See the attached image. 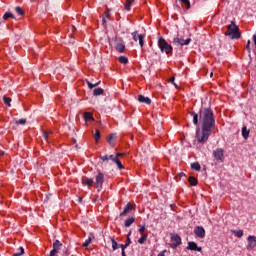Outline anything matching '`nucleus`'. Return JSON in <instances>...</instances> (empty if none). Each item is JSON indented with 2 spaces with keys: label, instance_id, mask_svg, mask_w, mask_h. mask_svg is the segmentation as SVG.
<instances>
[{
  "label": "nucleus",
  "instance_id": "obj_29",
  "mask_svg": "<svg viewBox=\"0 0 256 256\" xmlns=\"http://www.w3.org/2000/svg\"><path fill=\"white\" fill-rule=\"evenodd\" d=\"M242 137H244V139H248L249 137V130H247L246 126L242 128Z\"/></svg>",
  "mask_w": 256,
  "mask_h": 256
},
{
  "label": "nucleus",
  "instance_id": "obj_20",
  "mask_svg": "<svg viewBox=\"0 0 256 256\" xmlns=\"http://www.w3.org/2000/svg\"><path fill=\"white\" fill-rule=\"evenodd\" d=\"M134 2L135 0H126V2L124 3V9H126V11H130L131 5H133Z\"/></svg>",
  "mask_w": 256,
  "mask_h": 256
},
{
  "label": "nucleus",
  "instance_id": "obj_4",
  "mask_svg": "<svg viewBox=\"0 0 256 256\" xmlns=\"http://www.w3.org/2000/svg\"><path fill=\"white\" fill-rule=\"evenodd\" d=\"M213 157L217 163H223L225 161V150L223 148H217L213 151Z\"/></svg>",
  "mask_w": 256,
  "mask_h": 256
},
{
  "label": "nucleus",
  "instance_id": "obj_42",
  "mask_svg": "<svg viewBox=\"0 0 256 256\" xmlns=\"http://www.w3.org/2000/svg\"><path fill=\"white\" fill-rule=\"evenodd\" d=\"M89 245H91V238H88V239L83 243V247L87 248V247H89Z\"/></svg>",
  "mask_w": 256,
  "mask_h": 256
},
{
  "label": "nucleus",
  "instance_id": "obj_34",
  "mask_svg": "<svg viewBox=\"0 0 256 256\" xmlns=\"http://www.w3.org/2000/svg\"><path fill=\"white\" fill-rule=\"evenodd\" d=\"M145 241H147V234H142V237L138 240V243L140 245H143V243H145Z\"/></svg>",
  "mask_w": 256,
  "mask_h": 256
},
{
  "label": "nucleus",
  "instance_id": "obj_50",
  "mask_svg": "<svg viewBox=\"0 0 256 256\" xmlns=\"http://www.w3.org/2000/svg\"><path fill=\"white\" fill-rule=\"evenodd\" d=\"M170 83H173V81H175V78H170Z\"/></svg>",
  "mask_w": 256,
  "mask_h": 256
},
{
  "label": "nucleus",
  "instance_id": "obj_28",
  "mask_svg": "<svg viewBox=\"0 0 256 256\" xmlns=\"http://www.w3.org/2000/svg\"><path fill=\"white\" fill-rule=\"evenodd\" d=\"M118 60L120 63H122V65H127L129 63V59L125 56H120Z\"/></svg>",
  "mask_w": 256,
  "mask_h": 256
},
{
  "label": "nucleus",
  "instance_id": "obj_39",
  "mask_svg": "<svg viewBox=\"0 0 256 256\" xmlns=\"http://www.w3.org/2000/svg\"><path fill=\"white\" fill-rule=\"evenodd\" d=\"M15 11L16 13H18V15H25V12L19 6L15 8Z\"/></svg>",
  "mask_w": 256,
  "mask_h": 256
},
{
  "label": "nucleus",
  "instance_id": "obj_25",
  "mask_svg": "<svg viewBox=\"0 0 256 256\" xmlns=\"http://www.w3.org/2000/svg\"><path fill=\"white\" fill-rule=\"evenodd\" d=\"M103 93H104L103 88H96V89H94V91H93V95H94L95 97H98V95H103Z\"/></svg>",
  "mask_w": 256,
  "mask_h": 256
},
{
  "label": "nucleus",
  "instance_id": "obj_41",
  "mask_svg": "<svg viewBox=\"0 0 256 256\" xmlns=\"http://www.w3.org/2000/svg\"><path fill=\"white\" fill-rule=\"evenodd\" d=\"M25 123H27V120L26 119H20V120H18V121H16V124L17 125H25Z\"/></svg>",
  "mask_w": 256,
  "mask_h": 256
},
{
  "label": "nucleus",
  "instance_id": "obj_3",
  "mask_svg": "<svg viewBox=\"0 0 256 256\" xmlns=\"http://www.w3.org/2000/svg\"><path fill=\"white\" fill-rule=\"evenodd\" d=\"M158 47L162 51V53H166V55H169V53L173 51V47L171 46V44L167 43V41H165L163 37L159 38Z\"/></svg>",
  "mask_w": 256,
  "mask_h": 256
},
{
  "label": "nucleus",
  "instance_id": "obj_48",
  "mask_svg": "<svg viewBox=\"0 0 256 256\" xmlns=\"http://www.w3.org/2000/svg\"><path fill=\"white\" fill-rule=\"evenodd\" d=\"M122 155H123V153H117L116 154L117 159H119V157H122Z\"/></svg>",
  "mask_w": 256,
  "mask_h": 256
},
{
  "label": "nucleus",
  "instance_id": "obj_47",
  "mask_svg": "<svg viewBox=\"0 0 256 256\" xmlns=\"http://www.w3.org/2000/svg\"><path fill=\"white\" fill-rule=\"evenodd\" d=\"M165 253H167V250L160 252L157 256H165Z\"/></svg>",
  "mask_w": 256,
  "mask_h": 256
},
{
  "label": "nucleus",
  "instance_id": "obj_22",
  "mask_svg": "<svg viewBox=\"0 0 256 256\" xmlns=\"http://www.w3.org/2000/svg\"><path fill=\"white\" fill-rule=\"evenodd\" d=\"M135 223V218H128L124 223V227H131Z\"/></svg>",
  "mask_w": 256,
  "mask_h": 256
},
{
  "label": "nucleus",
  "instance_id": "obj_27",
  "mask_svg": "<svg viewBox=\"0 0 256 256\" xmlns=\"http://www.w3.org/2000/svg\"><path fill=\"white\" fill-rule=\"evenodd\" d=\"M191 169L194 171H201V165L198 162H194L191 164Z\"/></svg>",
  "mask_w": 256,
  "mask_h": 256
},
{
  "label": "nucleus",
  "instance_id": "obj_12",
  "mask_svg": "<svg viewBox=\"0 0 256 256\" xmlns=\"http://www.w3.org/2000/svg\"><path fill=\"white\" fill-rule=\"evenodd\" d=\"M131 211H133V204L128 203L120 213V217H125L128 213H131Z\"/></svg>",
  "mask_w": 256,
  "mask_h": 256
},
{
  "label": "nucleus",
  "instance_id": "obj_52",
  "mask_svg": "<svg viewBox=\"0 0 256 256\" xmlns=\"http://www.w3.org/2000/svg\"><path fill=\"white\" fill-rule=\"evenodd\" d=\"M35 0H30L31 3H33Z\"/></svg>",
  "mask_w": 256,
  "mask_h": 256
},
{
  "label": "nucleus",
  "instance_id": "obj_13",
  "mask_svg": "<svg viewBox=\"0 0 256 256\" xmlns=\"http://www.w3.org/2000/svg\"><path fill=\"white\" fill-rule=\"evenodd\" d=\"M188 251H199L201 253L202 248L197 246V243L195 242H189L187 246Z\"/></svg>",
  "mask_w": 256,
  "mask_h": 256
},
{
  "label": "nucleus",
  "instance_id": "obj_6",
  "mask_svg": "<svg viewBox=\"0 0 256 256\" xmlns=\"http://www.w3.org/2000/svg\"><path fill=\"white\" fill-rule=\"evenodd\" d=\"M105 183V175L102 172H98L95 176V187L96 189H101Z\"/></svg>",
  "mask_w": 256,
  "mask_h": 256
},
{
  "label": "nucleus",
  "instance_id": "obj_45",
  "mask_svg": "<svg viewBox=\"0 0 256 256\" xmlns=\"http://www.w3.org/2000/svg\"><path fill=\"white\" fill-rule=\"evenodd\" d=\"M109 159H110V161H113L115 163L117 156L110 155V156H108V160Z\"/></svg>",
  "mask_w": 256,
  "mask_h": 256
},
{
  "label": "nucleus",
  "instance_id": "obj_11",
  "mask_svg": "<svg viewBox=\"0 0 256 256\" xmlns=\"http://www.w3.org/2000/svg\"><path fill=\"white\" fill-rule=\"evenodd\" d=\"M194 233L200 239H205V228H203L202 226L195 227Z\"/></svg>",
  "mask_w": 256,
  "mask_h": 256
},
{
  "label": "nucleus",
  "instance_id": "obj_16",
  "mask_svg": "<svg viewBox=\"0 0 256 256\" xmlns=\"http://www.w3.org/2000/svg\"><path fill=\"white\" fill-rule=\"evenodd\" d=\"M117 139V135L116 134H110L108 136L107 142L109 143V145L111 147H115V140Z\"/></svg>",
  "mask_w": 256,
  "mask_h": 256
},
{
  "label": "nucleus",
  "instance_id": "obj_5",
  "mask_svg": "<svg viewBox=\"0 0 256 256\" xmlns=\"http://www.w3.org/2000/svg\"><path fill=\"white\" fill-rule=\"evenodd\" d=\"M170 239H171V247L172 249H177L179 245H181V236L175 233L170 234Z\"/></svg>",
  "mask_w": 256,
  "mask_h": 256
},
{
  "label": "nucleus",
  "instance_id": "obj_15",
  "mask_svg": "<svg viewBox=\"0 0 256 256\" xmlns=\"http://www.w3.org/2000/svg\"><path fill=\"white\" fill-rule=\"evenodd\" d=\"M139 103H145L146 105H151V98L145 97L143 95L138 96Z\"/></svg>",
  "mask_w": 256,
  "mask_h": 256
},
{
  "label": "nucleus",
  "instance_id": "obj_18",
  "mask_svg": "<svg viewBox=\"0 0 256 256\" xmlns=\"http://www.w3.org/2000/svg\"><path fill=\"white\" fill-rule=\"evenodd\" d=\"M130 236H131V232H129L128 235H127L126 243L119 245V247H121V249H126L131 245V238H129Z\"/></svg>",
  "mask_w": 256,
  "mask_h": 256
},
{
  "label": "nucleus",
  "instance_id": "obj_38",
  "mask_svg": "<svg viewBox=\"0 0 256 256\" xmlns=\"http://www.w3.org/2000/svg\"><path fill=\"white\" fill-rule=\"evenodd\" d=\"M114 163H116L118 169H125L121 161H119V158H117Z\"/></svg>",
  "mask_w": 256,
  "mask_h": 256
},
{
  "label": "nucleus",
  "instance_id": "obj_21",
  "mask_svg": "<svg viewBox=\"0 0 256 256\" xmlns=\"http://www.w3.org/2000/svg\"><path fill=\"white\" fill-rule=\"evenodd\" d=\"M110 241L112 243L113 251H117V249L119 248V244H117V241H115V237H110Z\"/></svg>",
  "mask_w": 256,
  "mask_h": 256
},
{
  "label": "nucleus",
  "instance_id": "obj_30",
  "mask_svg": "<svg viewBox=\"0 0 256 256\" xmlns=\"http://www.w3.org/2000/svg\"><path fill=\"white\" fill-rule=\"evenodd\" d=\"M180 2L185 5L186 9H191V2L189 0H180Z\"/></svg>",
  "mask_w": 256,
  "mask_h": 256
},
{
  "label": "nucleus",
  "instance_id": "obj_36",
  "mask_svg": "<svg viewBox=\"0 0 256 256\" xmlns=\"http://www.w3.org/2000/svg\"><path fill=\"white\" fill-rule=\"evenodd\" d=\"M23 253H25V249H23V247H20L18 249V252L14 253L12 256H21L23 255Z\"/></svg>",
  "mask_w": 256,
  "mask_h": 256
},
{
  "label": "nucleus",
  "instance_id": "obj_26",
  "mask_svg": "<svg viewBox=\"0 0 256 256\" xmlns=\"http://www.w3.org/2000/svg\"><path fill=\"white\" fill-rule=\"evenodd\" d=\"M191 115L193 117V124L194 125H198V123H199V115L196 114L195 112H191Z\"/></svg>",
  "mask_w": 256,
  "mask_h": 256
},
{
  "label": "nucleus",
  "instance_id": "obj_40",
  "mask_svg": "<svg viewBox=\"0 0 256 256\" xmlns=\"http://www.w3.org/2000/svg\"><path fill=\"white\" fill-rule=\"evenodd\" d=\"M235 236L238 237L239 239H241V237H243V230L236 231Z\"/></svg>",
  "mask_w": 256,
  "mask_h": 256
},
{
  "label": "nucleus",
  "instance_id": "obj_49",
  "mask_svg": "<svg viewBox=\"0 0 256 256\" xmlns=\"http://www.w3.org/2000/svg\"><path fill=\"white\" fill-rule=\"evenodd\" d=\"M122 256H127V254H125V249H122Z\"/></svg>",
  "mask_w": 256,
  "mask_h": 256
},
{
  "label": "nucleus",
  "instance_id": "obj_17",
  "mask_svg": "<svg viewBox=\"0 0 256 256\" xmlns=\"http://www.w3.org/2000/svg\"><path fill=\"white\" fill-rule=\"evenodd\" d=\"M82 183H83V185H86L87 187H93V179H91V178L83 177Z\"/></svg>",
  "mask_w": 256,
  "mask_h": 256
},
{
  "label": "nucleus",
  "instance_id": "obj_10",
  "mask_svg": "<svg viewBox=\"0 0 256 256\" xmlns=\"http://www.w3.org/2000/svg\"><path fill=\"white\" fill-rule=\"evenodd\" d=\"M256 248V236H248L247 250L251 251Z\"/></svg>",
  "mask_w": 256,
  "mask_h": 256
},
{
  "label": "nucleus",
  "instance_id": "obj_1",
  "mask_svg": "<svg viewBox=\"0 0 256 256\" xmlns=\"http://www.w3.org/2000/svg\"><path fill=\"white\" fill-rule=\"evenodd\" d=\"M200 121L202 123V135L198 136L199 143H205L211 135V129L215 127V117H213V110L205 108L200 111Z\"/></svg>",
  "mask_w": 256,
  "mask_h": 256
},
{
  "label": "nucleus",
  "instance_id": "obj_33",
  "mask_svg": "<svg viewBox=\"0 0 256 256\" xmlns=\"http://www.w3.org/2000/svg\"><path fill=\"white\" fill-rule=\"evenodd\" d=\"M89 89H93V87H98V85L101 83V81L95 83V84H92L91 82H89V80L86 81Z\"/></svg>",
  "mask_w": 256,
  "mask_h": 256
},
{
  "label": "nucleus",
  "instance_id": "obj_2",
  "mask_svg": "<svg viewBox=\"0 0 256 256\" xmlns=\"http://www.w3.org/2000/svg\"><path fill=\"white\" fill-rule=\"evenodd\" d=\"M226 37H231V39H241V32H239V26L235 24V21L227 26V31L225 32Z\"/></svg>",
  "mask_w": 256,
  "mask_h": 256
},
{
  "label": "nucleus",
  "instance_id": "obj_51",
  "mask_svg": "<svg viewBox=\"0 0 256 256\" xmlns=\"http://www.w3.org/2000/svg\"><path fill=\"white\" fill-rule=\"evenodd\" d=\"M210 77H213V72L210 73Z\"/></svg>",
  "mask_w": 256,
  "mask_h": 256
},
{
  "label": "nucleus",
  "instance_id": "obj_8",
  "mask_svg": "<svg viewBox=\"0 0 256 256\" xmlns=\"http://www.w3.org/2000/svg\"><path fill=\"white\" fill-rule=\"evenodd\" d=\"M63 247V244L59 240H55L53 243V249L50 252V256H55L59 251H61V248Z\"/></svg>",
  "mask_w": 256,
  "mask_h": 256
},
{
  "label": "nucleus",
  "instance_id": "obj_37",
  "mask_svg": "<svg viewBox=\"0 0 256 256\" xmlns=\"http://www.w3.org/2000/svg\"><path fill=\"white\" fill-rule=\"evenodd\" d=\"M95 141H99L101 139V131L96 130V133L94 134Z\"/></svg>",
  "mask_w": 256,
  "mask_h": 256
},
{
  "label": "nucleus",
  "instance_id": "obj_31",
  "mask_svg": "<svg viewBox=\"0 0 256 256\" xmlns=\"http://www.w3.org/2000/svg\"><path fill=\"white\" fill-rule=\"evenodd\" d=\"M3 101L5 105H7L8 107H11V98L7 96H3Z\"/></svg>",
  "mask_w": 256,
  "mask_h": 256
},
{
  "label": "nucleus",
  "instance_id": "obj_23",
  "mask_svg": "<svg viewBox=\"0 0 256 256\" xmlns=\"http://www.w3.org/2000/svg\"><path fill=\"white\" fill-rule=\"evenodd\" d=\"M84 119H85V121H94L93 114L90 112H85Z\"/></svg>",
  "mask_w": 256,
  "mask_h": 256
},
{
  "label": "nucleus",
  "instance_id": "obj_19",
  "mask_svg": "<svg viewBox=\"0 0 256 256\" xmlns=\"http://www.w3.org/2000/svg\"><path fill=\"white\" fill-rule=\"evenodd\" d=\"M109 19H111V13H109V10H106L104 12L102 21H103V25H105V23H107V21H109Z\"/></svg>",
  "mask_w": 256,
  "mask_h": 256
},
{
  "label": "nucleus",
  "instance_id": "obj_43",
  "mask_svg": "<svg viewBox=\"0 0 256 256\" xmlns=\"http://www.w3.org/2000/svg\"><path fill=\"white\" fill-rule=\"evenodd\" d=\"M246 49H247L248 53H251V40L247 41Z\"/></svg>",
  "mask_w": 256,
  "mask_h": 256
},
{
  "label": "nucleus",
  "instance_id": "obj_24",
  "mask_svg": "<svg viewBox=\"0 0 256 256\" xmlns=\"http://www.w3.org/2000/svg\"><path fill=\"white\" fill-rule=\"evenodd\" d=\"M188 181L190 183V185H192V187H196L198 181H197V178H195L194 176H190L188 178Z\"/></svg>",
  "mask_w": 256,
  "mask_h": 256
},
{
  "label": "nucleus",
  "instance_id": "obj_14",
  "mask_svg": "<svg viewBox=\"0 0 256 256\" xmlns=\"http://www.w3.org/2000/svg\"><path fill=\"white\" fill-rule=\"evenodd\" d=\"M116 51H118V53H125V44L123 43V40L117 41Z\"/></svg>",
  "mask_w": 256,
  "mask_h": 256
},
{
  "label": "nucleus",
  "instance_id": "obj_7",
  "mask_svg": "<svg viewBox=\"0 0 256 256\" xmlns=\"http://www.w3.org/2000/svg\"><path fill=\"white\" fill-rule=\"evenodd\" d=\"M132 38L134 41H139L140 47H143L145 45V35L139 34V32L134 31L132 32Z\"/></svg>",
  "mask_w": 256,
  "mask_h": 256
},
{
  "label": "nucleus",
  "instance_id": "obj_35",
  "mask_svg": "<svg viewBox=\"0 0 256 256\" xmlns=\"http://www.w3.org/2000/svg\"><path fill=\"white\" fill-rule=\"evenodd\" d=\"M51 135H53V132H47V131H45V132L43 133V137H44L45 141H49V137H51Z\"/></svg>",
  "mask_w": 256,
  "mask_h": 256
},
{
  "label": "nucleus",
  "instance_id": "obj_44",
  "mask_svg": "<svg viewBox=\"0 0 256 256\" xmlns=\"http://www.w3.org/2000/svg\"><path fill=\"white\" fill-rule=\"evenodd\" d=\"M145 225H142L140 228H139V233H141V235H145Z\"/></svg>",
  "mask_w": 256,
  "mask_h": 256
},
{
  "label": "nucleus",
  "instance_id": "obj_9",
  "mask_svg": "<svg viewBox=\"0 0 256 256\" xmlns=\"http://www.w3.org/2000/svg\"><path fill=\"white\" fill-rule=\"evenodd\" d=\"M173 43H174V45H181V46L189 45L191 43V38H188V39L185 40V39L178 36V37L173 39Z\"/></svg>",
  "mask_w": 256,
  "mask_h": 256
},
{
  "label": "nucleus",
  "instance_id": "obj_46",
  "mask_svg": "<svg viewBox=\"0 0 256 256\" xmlns=\"http://www.w3.org/2000/svg\"><path fill=\"white\" fill-rule=\"evenodd\" d=\"M100 159L102 161H109V156L108 155L100 156Z\"/></svg>",
  "mask_w": 256,
  "mask_h": 256
},
{
  "label": "nucleus",
  "instance_id": "obj_32",
  "mask_svg": "<svg viewBox=\"0 0 256 256\" xmlns=\"http://www.w3.org/2000/svg\"><path fill=\"white\" fill-rule=\"evenodd\" d=\"M9 18L15 19V16H13V14H11V13H9V12H6V13L4 14V16H3L4 21H7V19H9Z\"/></svg>",
  "mask_w": 256,
  "mask_h": 256
}]
</instances>
